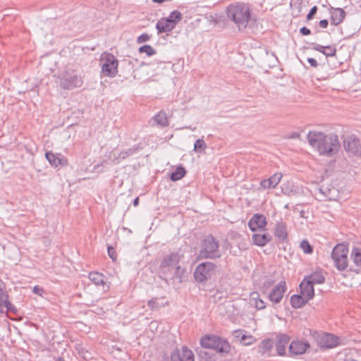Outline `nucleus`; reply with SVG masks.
<instances>
[{"instance_id": "obj_8", "label": "nucleus", "mask_w": 361, "mask_h": 361, "mask_svg": "<svg viewBox=\"0 0 361 361\" xmlns=\"http://www.w3.org/2000/svg\"><path fill=\"white\" fill-rule=\"evenodd\" d=\"M59 85L63 90H72L82 85L83 81L80 76L75 74L64 73L59 77Z\"/></svg>"}, {"instance_id": "obj_45", "label": "nucleus", "mask_w": 361, "mask_h": 361, "mask_svg": "<svg viewBox=\"0 0 361 361\" xmlns=\"http://www.w3.org/2000/svg\"><path fill=\"white\" fill-rule=\"evenodd\" d=\"M107 250L109 257L112 259L113 261H115L116 259V252L115 249L111 246H109Z\"/></svg>"}, {"instance_id": "obj_22", "label": "nucleus", "mask_w": 361, "mask_h": 361, "mask_svg": "<svg viewBox=\"0 0 361 361\" xmlns=\"http://www.w3.org/2000/svg\"><path fill=\"white\" fill-rule=\"evenodd\" d=\"M142 149V147L140 144H137L135 146H133L131 148L125 149L121 151L117 157H115V159L119 162L121 160H124L127 159L129 157H131L138 152H140Z\"/></svg>"}, {"instance_id": "obj_42", "label": "nucleus", "mask_w": 361, "mask_h": 361, "mask_svg": "<svg viewBox=\"0 0 361 361\" xmlns=\"http://www.w3.org/2000/svg\"><path fill=\"white\" fill-rule=\"evenodd\" d=\"M300 247L305 254H311L313 252L312 246L306 240L300 243Z\"/></svg>"}, {"instance_id": "obj_46", "label": "nucleus", "mask_w": 361, "mask_h": 361, "mask_svg": "<svg viewBox=\"0 0 361 361\" xmlns=\"http://www.w3.org/2000/svg\"><path fill=\"white\" fill-rule=\"evenodd\" d=\"M149 38V36L147 33H143L137 37V42L140 44L148 41Z\"/></svg>"}, {"instance_id": "obj_30", "label": "nucleus", "mask_w": 361, "mask_h": 361, "mask_svg": "<svg viewBox=\"0 0 361 361\" xmlns=\"http://www.w3.org/2000/svg\"><path fill=\"white\" fill-rule=\"evenodd\" d=\"M168 303L165 297L153 298L148 302L149 307L152 310H157L160 307H164Z\"/></svg>"}, {"instance_id": "obj_48", "label": "nucleus", "mask_w": 361, "mask_h": 361, "mask_svg": "<svg viewBox=\"0 0 361 361\" xmlns=\"http://www.w3.org/2000/svg\"><path fill=\"white\" fill-rule=\"evenodd\" d=\"M222 298V293L216 292L212 295V300L214 302H220Z\"/></svg>"}, {"instance_id": "obj_28", "label": "nucleus", "mask_w": 361, "mask_h": 361, "mask_svg": "<svg viewBox=\"0 0 361 361\" xmlns=\"http://www.w3.org/2000/svg\"><path fill=\"white\" fill-rule=\"evenodd\" d=\"M304 279H307V281L312 285L322 284L325 281V277L321 271L313 272L306 276Z\"/></svg>"}, {"instance_id": "obj_1", "label": "nucleus", "mask_w": 361, "mask_h": 361, "mask_svg": "<svg viewBox=\"0 0 361 361\" xmlns=\"http://www.w3.org/2000/svg\"><path fill=\"white\" fill-rule=\"evenodd\" d=\"M310 145L316 148L320 154L331 157L336 154L341 147L338 135H325L320 131H310L307 135Z\"/></svg>"}, {"instance_id": "obj_11", "label": "nucleus", "mask_w": 361, "mask_h": 361, "mask_svg": "<svg viewBox=\"0 0 361 361\" xmlns=\"http://www.w3.org/2000/svg\"><path fill=\"white\" fill-rule=\"evenodd\" d=\"M171 361H195L194 355L191 350L184 345L171 353Z\"/></svg>"}, {"instance_id": "obj_55", "label": "nucleus", "mask_w": 361, "mask_h": 361, "mask_svg": "<svg viewBox=\"0 0 361 361\" xmlns=\"http://www.w3.org/2000/svg\"><path fill=\"white\" fill-rule=\"evenodd\" d=\"M139 204V197H136L134 200H133V205L135 207H137L138 206Z\"/></svg>"}, {"instance_id": "obj_26", "label": "nucleus", "mask_w": 361, "mask_h": 361, "mask_svg": "<svg viewBox=\"0 0 361 361\" xmlns=\"http://www.w3.org/2000/svg\"><path fill=\"white\" fill-rule=\"evenodd\" d=\"M312 49L322 53L326 56H333L336 54V49L334 46H322L318 44H312Z\"/></svg>"}, {"instance_id": "obj_33", "label": "nucleus", "mask_w": 361, "mask_h": 361, "mask_svg": "<svg viewBox=\"0 0 361 361\" xmlns=\"http://www.w3.org/2000/svg\"><path fill=\"white\" fill-rule=\"evenodd\" d=\"M234 335L235 337L240 338V342L245 345H251L255 341V338L253 336L243 334V331L241 330L235 331L234 332Z\"/></svg>"}, {"instance_id": "obj_16", "label": "nucleus", "mask_w": 361, "mask_h": 361, "mask_svg": "<svg viewBox=\"0 0 361 361\" xmlns=\"http://www.w3.org/2000/svg\"><path fill=\"white\" fill-rule=\"evenodd\" d=\"M277 341L275 344L277 354L279 355H284L286 353V347L290 341V337L284 334H279L276 336Z\"/></svg>"}, {"instance_id": "obj_23", "label": "nucleus", "mask_w": 361, "mask_h": 361, "mask_svg": "<svg viewBox=\"0 0 361 361\" xmlns=\"http://www.w3.org/2000/svg\"><path fill=\"white\" fill-rule=\"evenodd\" d=\"M274 235H275V237L280 242H283L287 239L288 231H287L286 225L282 221L277 222L276 227H275Z\"/></svg>"}, {"instance_id": "obj_27", "label": "nucleus", "mask_w": 361, "mask_h": 361, "mask_svg": "<svg viewBox=\"0 0 361 361\" xmlns=\"http://www.w3.org/2000/svg\"><path fill=\"white\" fill-rule=\"evenodd\" d=\"M308 301L309 300L301 293L293 295L290 300L291 306L295 309L301 308L307 303Z\"/></svg>"}, {"instance_id": "obj_29", "label": "nucleus", "mask_w": 361, "mask_h": 361, "mask_svg": "<svg viewBox=\"0 0 361 361\" xmlns=\"http://www.w3.org/2000/svg\"><path fill=\"white\" fill-rule=\"evenodd\" d=\"M274 346V341L272 339H264L262 341L258 346V352L262 355L270 353Z\"/></svg>"}, {"instance_id": "obj_18", "label": "nucleus", "mask_w": 361, "mask_h": 361, "mask_svg": "<svg viewBox=\"0 0 361 361\" xmlns=\"http://www.w3.org/2000/svg\"><path fill=\"white\" fill-rule=\"evenodd\" d=\"M300 293L308 300H312L314 296V285L307 281V279H303L300 284Z\"/></svg>"}, {"instance_id": "obj_5", "label": "nucleus", "mask_w": 361, "mask_h": 361, "mask_svg": "<svg viewBox=\"0 0 361 361\" xmlns=\"http://www.w3.org/2000/svg\"><path fill=\"white\" fill-rule=\"evenodd\" d=\"M348 245L344 243L337 244L331 252V258L335 267L340 271L348 267Z\"/></svg>"}, {"instance_id": "obj_57", "label": "nucleus", "mask_w": 361, "mask_h": 361, "mask_svg": "<svg viewBox=\"0 0 361 361\" xmlns=\"http://www.w3.org/2000/svg\"><path fill=\"white\" fill-rule=\"evenodd\" d=\"M202 354H204L205 355H207V352H200V356H201V357H202Z\"/></svg>"}, {"instance_id": "obj_15", "label": "nucleus", "mask_w": 361, "mask_h": 361, "mask_svg": "<svg viewBox=\"0 0 361 361\" xmlns=\"http://www.w3.org/2000/svg\"><path fill=\"white\" fill-rule=\"evenodd\" d=\"M340 338L331 334H322L318 341L319 345L325 348H333L339 344Z\"/></svg>"}, {"instance_id": "obj_25", "label": "nucleus", "mask_w": 361, "mask_h": 361, "mask_svg": "<svg viewBox=\"0 0 361 361\" xmlns=\"http://www.w3.org/2000/svg\"><path fill=\"white\" fill-rule=\"evenodd\" d=\"M175 27L176 26L173 25L169 20H166L165 18L158 20L156 25L158 33L171 32Z\"/></svg>"}, {"instance_id": "obj_40", "label": "nucleus", "mask_w": 361, "mask_h": 361, "mask_svg": "<svg viewBox=\"0 0 361 361\" xmlns=\"http://www.w3.org/2000/svg\"><path fill=\"white\" fill-rule=\"evenodd\" d=\"M140 53H145L148 56H151L156 54L154 49L150 45L146 44L139 48Z\"/></svg>"}, {"instance_id": "obj_50", "label": "nucleus", "mask_w": 361, "mask_h": 361, "mask_svg": "<svg viewBox=\"0 0 361 361\" xmlns=\"http://www.w3.org/2000/svg\"><path fill=\"white\" fill-rule=\"evenodd\" d=\"M300 32L302 35H309L311 33V31L309 28L306 27H302L300 29Z\"/></svg>"}, {"instance_id": "obj_58", "label": "nucleus", "mask_w": 361, "mask_h": 361, "mask_svg": "<svg viewBox=\"0 0 361 361\" xmlns=\"http://www.w3.org/2000/svg\"><path fill=\"white\" fill-rule=\"evenodd\" d=\"M164 359H166V360L168 359V357L166 356V355H165L164 356Z\"/></svg>"}, {"instance_id": "obj_39", "label": "nucleus", "mask_w": 361, "mask_h": 361, "mask_svg": "<svg viewBox=\"0 0 361 361\" xmlns=\"http://www.w3.org/2000/svg\"><path fill=\"white\" fill-rule=\"evenodd\" d=\"M207 147V144L203 139H198L194 144V151L196 152H202Z\"/></svg>"}, {"instance_id": "obj_43", "label": "nucleus", "mask_w": 361, "mask_h": 361, "mask_svg": "<svg viewBox=\"0 0 361 361\" xmlns=\"http://www.w3.org/2000/svg\"><path fill=\"white\" fill-rule=\"evenodd\" d=\"M7 301H8V295L3 288L0 287V302L6 303Z\"/></svg>"}, {"instance_id": "obj_53", "label": "nucleus", "mask_w": 361, "mask_h": 361, "mask_svg": "<svg viewBox=\"0 0 361 361\" xmlns=\"http://www.w3.org/2000/svg\"><path fill=\"white\" fill-rule=\"evenodd\" d=\"M288 138L290 139H299L300 138V134L298 133H293L291 135H289Z\"/></svg>"}, {"instance_id": "obj_14", "label": "nucleus", "mask_w": 361, "mask_h": 361, "mask_svg": "<svg viewBox=\"0 0 361 361\" xmlns=\"http://www.w3.org/2000/svg\"><path fill=\"white\" fill-rule=\"evenodd\" d=\"M267 219L263 214H255L248 221L250 229L255 232L258 229H264L267 226Z\"/></svg>"}, {"instance_id": "obj_19", "label": "nucleus", "mask_w": 361, "mask_h": 361, "mask_svg": "<svg viewBox=\"0 0 361 361\" xmlns=\"http://www.w3.org/2000/svg\"><path fill=\"white\" fill-rule=\"evenodd\" d=\"M282 178L281 173H276L268 179L262 180L260 185L264 189L274 188L280 182Z\"/></svg>"}, {"instance_id": "obj_2", "label": "nucleus", "mask_w": 361, "mask_h": 361, "mask_svg": "<svg viewBox=\"0 0 361 361\" xmlns=\"http://www.w3.org/2000/svg\"><path fill=\"white\" fill-rule=\"evenodd\" d=\"M228 17L238 27L239 30L245 28L250 18V10L249 7L241 3L231 4L227 7Z\"/></svg>"}, {"instance_id": "obj_41", "label": "nucleus", "mask_w": 361, "mask_h": 361, "mask_svg": "<svg viewBox=\"0 0 361 361\" xmlns=\"http://www.w3.org/2000/svg\"><path fill=\"white\" fill-rule=\"evenodd\" d=\"M274 281L271 279H267L264 280L261 287V291L263 294L268 293L269 290L273 286Z\"/></svg>"}, {"instance_id": "obj_56", "label": "nucleus", "mask_w": 361, "mask_h": 361, "mask_svg": "<svg viewBox=\"0 0 361 361\" xmlns=\"http://www.w3.org/2000/svg\"><path fill=\"white\" fill-rule=\"evenodd\" d=\"M4 307V303L0 302V312H4V310H3Z\"/></svg>"}, {"instance_id": "obj_21", "label": "nucleus", "mask_w": 361, "mask_h": 361, "mask_svg": "<svg viewBox=\"0 0 361 361\" xmlns=\"http://www.w3.org/2000/svg\"><path fill=\"white\" fill-rule=\"evenodd\" d=\"M253 243L257 246L263 247L272 240V236L268 233H255L252 236Z\"/></svg>"}, {"instance_id": "obj_35", "label": "nucleus", "mask_w": 361, "mask_h": 361, "mask_svg": "<svg viewBox=\"0 0 361 361\" xmlns=\"http://www.w3.org/2000/svg\"><path fill=\"white\" fill-rule=\"evenodd\" d=\"M90 280L95 285L99 286L104 283V276L98 272H91L89 274Z\"/></svg>"}, {"instance_id": "obj_36", "label": "nucleus", "mask_w": 361, "mask_h": 361, "mask_svg": "<svg viewBox=\"0 0 361 361\" xmlns=\"http://www.w3.org/2000/svg\"><path fill=\"white\" fill-rule=\"evenodd\" d=\"M165 18L169 20L171 23L176 26L177 23L182 20V14L178 11H173Z\"/></svg>"}, {"instance_id": "obj_49", "label": "nucleus", "mask_w": 361, "mask_h": 361, "mask_svg": "<svg viewBox=\"0 0 361 361\" xmlns=\"http://www.w3.org/2000/svg\"><path fill=\"white\" fill-rule=\"evenodd\" d=\"M33 293L35 294H37L38 295H40L42 296V294L44 293V290L42 288H40L39 286H35L34 288H33V290H32Z\"/></svg>"}, {"instance_id": "obj_3", "label": "nucleus", "mask_w": 361, "mask_h": 361, "mask_svg": "<svg viewBox=\"0 0 361 361\" xmlns=\"http://www.w3.org/2000/svg\"><path fill=\"white\" fill-rule=\"evenodd\" d=\"M221 256L219 241L212 235H206L201 242L197 259H216Z\"/></svg>"}, {"instance_id": "obj_59", "label": "nucleus", "mask_w": 361, "mask_h": 361, "mask_svg": "<svg viewBox=\"0 0 361 361\" xmlns=\"http://www.w3.org/2000/svg\"><path fill=\"white\" fill-rule=\"evenodd\" d=\"M59 361H64V360H63L62 359H60Z\"/></svg>"}, {"instance_id": "obj_4", "label": "nucleus", "mask_w": 361, "mask_h": 361, "mask_svg": "<svg viewBox=\"0 0 361 361\" xmlns=\"http://www.w3.org/2000/svg\"><path fill=\"white\" fill-rule=\"evenodd\" d=\"M200 344L202 348L214 350L220 354H228L231 350L229 343L216 335H205L200 339Z\"/></svg>"}, {"instance_id": "obj_9", "label": "nucleus", "mask_w": 361, "mask_h": 361, "mask_svg": "<svg viewBox=\"0 0 361 361\" xmlns=\"http://www.w3.org/2000/svg\"><path fill=\"white\" fill-rule=\"evenodd\" d=\"M343 147L352 155L361 157V137L355 135L347 136L343 140Z\"/></svg>"}, {"instance_id": "obj_37", "label": "nucleus", "mask_w": 361, "mask_h": 361, "mask_svg": "<svg viewBox=\"0 0 361 361\" xmlns=\"http://www.w3.org/2000/svg\"><path fill=\"white\" fill-rule=\"evenodd\" d=\"M174 271L173 273V279H178L179 282H182L184 278L185 269H182L179 264H178L174 268Z\"/></svg>"}, {"instance_id": "obj_32", "label": "nucleus", "mask_w": 361, "mask_h": 361, "mask_svg": "<svg viewBox=\"0 0 361 361\" xmlns=\"http://www.w3.org/2000/svg\"><path fill=\"white\" fill-rule=\"evenodd\" d=\"M154 122L161 127H166L169 126V121L166 114L164 111H161L152 118Z\"/></svg>"}, {"instance_id": "obj_54", "label": "nucleus", "mask_w": 361, "mask_h": 361, "mask_svg": "<svg viewBox=\"0 0 361 361\" xmlns=\"http://www.w3.org/2000/svg\"><path fill=\"white\" fill-rule=\"evenodd\" d=\"M171 0H152L153 2L157 3V4H162L165 1H171Z\"/></svg>"}, {"instance_id": "obj_13", "label": "nucleus", "mask_w": 361, "mask_h": 361, "mask_svg": "<svg viewBox=\"0 0 361 361\" xmlns=\"http://www.w3.org/2000/svg\"><path fill=\"white\" fill-rule=\"evenodd\" d=\"M318 190L320 197L326 200H335L338 196V190L330 185L322 184Z\"/></svg>"}, {"instance_id": "obj_20", "label": "nucleus", "mask_w": 361, "mask_h": 361, "mask_svg": "<svg viewBox=\"0 0 361 361\" xmlns=\"http://www.w3.org/2000/svg\"><path fill=\"white\" fill-rule=\"evenodd\" d=\"M330 13L331 23L334 25L341 24L345 17V11L341 8H331L330 9Z\"/></svg>"}, {"instance_id": "obj_47", "label": "nucleus", "mask_w": 361, "mask_h": 361, "mask_svg": "<svg viewBox=\"0 0 361 361\" xmlns=\"http://www.w3.org/2000/svg\"><path fill=\"white\" fill-rule=\"evenodd\" d=\"M317 11V7L316 6H314L310 11V12L308 13V14L307 15V20H310L313 18L314 16L316 14Z\"/></svg>"}, {"instance_id": "obj_10", "label": "nucleus", "mask_w": 361, "mask_h": 361, "mask_svg": "<svg viewBox=\"0 0 361 361\" xmlns=\"http://www.w3.org/2000/svg\"><path fill=\"white\" fill-rule=\"evenodd\" d=\"M183 257L182 255L177 252L166 255L160 262L159 268L163 273L169 272L173 270V268L179 264Z\"/></svg>"}, {"instance_id": "obj_51", "label": "nucleus", "mask_w": 361, "mask_h": 361, "mask_svg": "<svg viewBox=\"0 0 361 361\" xmlns=\"http://www.w3.org/2000/svg\"><path fill=\"white\" fill-rule=\"evenodd\" d=\"M307 61L312 67L317 68L318 66L317 60L313 58H308Z\"/></svg>"}, {"instance_id": "obj_17", "label": "nucleus", "mask_w": 361, "mask_h": 361, "mask_svg": "<svg viewBox=\"0 0 361 361\" xmlns=\"http://www.w3.org/2000/svg\"><path fill=\"white\" fill-rule=\"evenodd\" d=\"M309 347L310 345L307 342L293 341L290 344L289 353L293 355H301L305 353Z\"/></svg>"}, {"instance_id": "obj_31", "label": "nucleus", "mask_w": 361, "mask_h": 361, "mask_svg": "<svg viewBox=\"0 0 361 361\" xmlns=\"http://www.w3.org/2000/svg\"><path fill=\"white\" fill-rule=\"evenodd\" d=\"M250 300L254 302V305L257 310H263L266 307L265 302L259 297L258 292L253 291L250 294Z\"/></svg>"}, {"instance_id": "obj_34", "label": "nucleus", "mask_w": 361, "mask_h": 361, "mask_svg": "<svg viewBox=\"0 0 361 361\" xmlns=\"http://www.w3.org/2000/svg\"><path fill=\"white\" fill-rule=\"evenodd\" d=\"M186 173V171L184 167L178 166L176 169L174 171H173L170 175V179L172 181H176L181 179L185 176Z\"/></svg>"}, {"instance_id": "obj_12", "label": "nucleus", "mask_w": 361, "mask_h": 361, "mask_svg": "<svg viewBox=\"0 0 361 361\" xmlns=\"http://www.w3.org/2000/svg\"><path fill=\"white\" fill-rule=\"evenodd\" d=\"M286 289L287 287L286 281H280L276 286H274L271 292L269 293V300L273 303H279L281 301Z\"/></svg>"}, {"instance_id": "obj_7", "label": "nucleus", "mask_w": 361, "mask_h": 361, "mask_svg": "<svg viewBox=\"0 0 361 361\" xmlns=\"http://www.w3.org/2000/svg\"><path fill=\"white\" fill-rule=\"evenodd\" d=\"M102 60L104 61L102 66V72L105 76L114 78L118 73V61L112 54L104 53L102 55Z\"/></svg>"}, {"instance_id": "obj_24", "label": "nucleus", "mask_w": 361, "mask_h": 361, "mask_svg": "<svg viewBox=\"0 0 361 361\" xmlns=\"http://www.w3.org/2000/svg\"><path fill=\"white\" fill-rule=\"evenodd\" d=\"M45 157L49 161V164L55 167L60 165L65 166L68 164V160L66 158H60L51 152H47L45 153Z\"/></svg>"}, {"instance_id": "obj_6", "label": "nucleus", "mask_w": 361, "mask_h": 361, "mask_svg": "<svg viewBox=\"0 0 361 361\" xmlns=\"http://www.w3.org/2000/svg\"><path fill=\"white\" fill-rule=\"evenodd\" d=\"M216 267V264L212 262H204L197 265L193 274L195 281L205 283L214 275Z\"/></svg>"}, {"instance_id": "obj_44", "label": "nucleus", "mask_w": 361, "mask_h": 361, "mask_svg": "<svg viewBox=\"0 0 361 361\" xmlns=\"http://www.w3.org/2000/svg\"><path fill=\"white\" fill-rule=\"evenodd\" d=\"M4 307L6 308L8 312H11L13 314H17V309L11 302H10L9 300L7 301L6 303H4Z\"/></svg>"}, {"instance_id": "obj_38", "label": "nucleus", "mask_w": 361, "mask_h": 361, "mask_svg": "<svg viewBox=\"0 0 361 361\" xmlns=\"http://www.w3.org/2000/svg\"><path fill=\"white\" fill-rule=\"evenodd\" d=\"M351 256L354 263L361 268V249L358 247L353 248Z\"/></svg>"}, {"instance_id": "obj_52", "label": "nucleus", "mask_w": 361, "mask_h": 361, "mask_svg": "<svg viewBox=\"0 0 361 361\" xmlns=\"http://www.w3.org/2000/svg\"><path fill=\"white\" fill-rule=\"evenodd\" d=\"M328 24H329V22L326 19H324V20H321L319 22V25L322 28H326L328 26Z\"/></svg>"}]
</instances>
